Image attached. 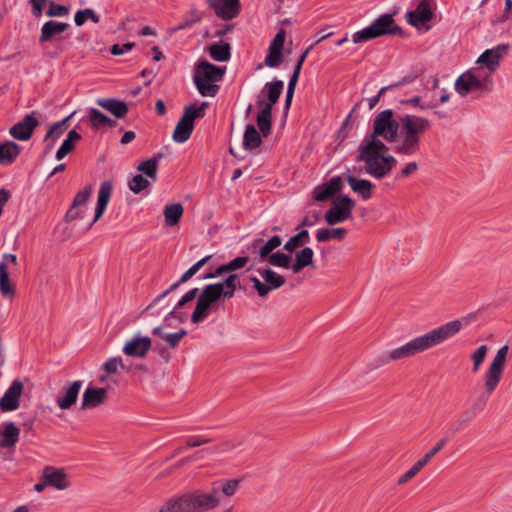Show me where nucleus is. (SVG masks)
Instances as JSON below:
<instances>
[{
  "label": "nucleus",
  "instance_id": "f257e3e1",
  "mask_svg": "<svg viewBox=\"0 0 512 512\" xmlns=\"http://www.w3.org/2000/svg\"><path fill=\"white\" fill-rule=\"evenodd\" d=\"M238 479H221L212 483L209 491L199 489L169 497L158 512H206L219 507L234 496L239 488Z\"/></svg>",
  "mask_w": 512,
  "mask_h": 512
},
{
  "label": "nucleus",
  "instance_id": "f03ea898",
  "mask_svg": "<svg viewBox=\"0 0 512 512\" xmlns=\"http://www.w3.org/2000/svg\"><path fill=\"white\" fill-rule=\"evenodd\" d=\"M467 324L468 320L463 318L453 320L436 327L435 329L410 340L404 345L387 352L381 357V364H388L392 361L409 358L435 347L458 334L463 326Z\"/></svg>",
  "mask_w": 512,
  "mask_h": 512
},
{
  "label": "nucleus",
  "instance_id": "7ed1b4c3",
  "mask_svg": "<svg viewBox=\"0 0 512 512\" xmlns=\"http://www.w3.org/2000/svg\"><path fill=\"white\" fill-rule=\"evenodd\" d=\"M387 146L379 138L366 136L358 148L357 161L364 162L365 172L375 179L387 177L397 164L391 154H384Z\"/></svg>",
  "mask_w": 512,
  "mask_h": 512
},
{
  "label": "nucleus",
  "instance_id": "20e7f679",
  "mask_svg": "<svg viewBox=\"0 0 512 512\" xmlns=\"http://www.w3.org/2000/svg\"><path fill=\"white\" fill-rule=\"evenodd\" d=\"M430 121L422 116L407 114L401 117V127L393 143V151L401 156L410 157L420 152L421 137L429 129Z\"/></svg>",
  "mask_w": 512,
  "mask_h": 512
},
{
  "label": "nucleus",
  "instance_id": "39448f33",
  "mask_svg": "<svg viewBox=\"0 0 512 512\" xmlns=\"http://www.w3.org/2000/svg\"><path fill=\"white\" fill-rule=\"evenodd\" d=\"M508 352V345H504L498 349L484 374V394L475 399L470 409L465 413V419L458 421L460 426H465L467 422L484 410L489 397L497 389L502 379L506 367Z\"/></svg>",
  "mask_w": 512,
  "mask_h": 512
},
{
  "label": "nucleus",
  "instance_id": "423d86ee",
  "mask_svg": "<svg viewBox=\"0 0 512 512\" xmlns=\"http://www.w3.org/2000/svg\"><path fill=\"white\" fill-rule=\"evenodd\" d=\"M240 288L239 277L234 273H230L222 282L206 285L198 296L191 321L195 324L202 322L208 317L209 309L213 304L221 298H233L236 290Z\"/></svg>",
  "mask_w": 512,
  "mask_h": 512
},
{
  "label": "nucleus",
  "instance_id": "0eeeda50",
  "mask_svg": "<svg viewBox=\"0 0 512 512\" xmlns=\"http://www.w3.org/2000/svg\"><path fill=\"white\" fill-rule=\"evenodd\" d=\"M493 89V80L489 73H485L482 67H473L464 72L455 81L456 92L465 97L468 94L475 93L477 96H483Z\"/></svg>",
  "mask_w": 512,
  "mask_h": 512
},
{
  "label": "nucleus",
  "instance_id": "6e6552de",
  "mask_svg": "<svg viewBox=\"0 0 512 512\" xmlns=\"http://www.w3.org/2000/svg\"><path fill=\"white\" fill-rule=\"evenodd\" d=\"M402 33L392 14L386 13L376 18L368 27L355 32L352 41L355 44L363 43L384 35H400Z\"/></svg>",
  "mask_w": 512,
  "mask_h": 512
},
{
  "label": "nucleus",
  "instance_id": "1a4fd4ad",
  "mask_svg": "<svg viewBox=\"0 0 512 512\" xmlns=\"http://www.w3.org/2000/svg\"><path fill=\"white\" fill-rule=\"evenodd\" d=\"M206 108V102L201 103L200 106L195 104L185 106L184 114L177 122L172 135L176 143H184L190 138L194 129V120L204 117Z\"/></svg>",
  "mask_w": 512,
  "mask_h": 512
},
{
  "label": "nucleus",
  "instance_id": "9d476101",
  "mask_svg": "<svg viewBox=\"0 0 512 512\" xmlns=\"http://www.w3.org/2000/svg\"><path fill=\"white\" fill-rule=\"evenodd\" d=\"M400 127L401 119L399 121L396 120L393 111L386 109L378 113L374 118L373 133L369 136H374L375 138L382 137L387 142H391L396 137Z\"/></svg>",
  "mask_w": 512,
  "mask_h": 512
},
{
  "label": "nucleus",
  "instance_id": "9b49d317",
  "mask_svg": "<svg viewBox=\"0 0 512 512\" xmlns=\"http://www.w3.org/2000/svg\"><path fill=\"white\" fill-rule=\"evenodd\" d=\"M355 202L347 195H339L333 201L332 206L325 213L324 219L329 225L343 223L352 215Z\"/></svg>",
  "mask_w": 512,
  "mask_h": 512
},
{
  "label": "nucleus",
  "instance_id": "f8f14e48",
  "mask_svg": "<svg viewBox=\"0 0 512 512\" xmlns=\"http://www.w3.org/2000/svg\"><path fill=\"white\" fill-rule=\"evenodd\" d=\"M508 49L507 45L500 44L492 49L484 51L478 58L476 67L485 69V73H489L492 78L493 73L500 65V59L506 54Z\"/></svg>",
  "mask_w": 512,
  "mask_h": 512
},
{
  "label": "nucleus",
  "instance_id": "ddd939ff",
  "mask_svg": "<svg viewBox=\"0 0 512 512\" xmlns=\"http://www.w3.org/2000/svg\"><path fill=\"white\" fill-rule=\"evenodd\" d=\"M37 114L38 113L36 111H33L30 114L25 115L21 121L17 122L10 128L9 134L17 140H29L34 129L39 124Z\"/></svg>",
  "mask_w": 512,
  "mask_h": 512
},
{
  "label": "nucleus",
  "instance_id": "4468645a",
  "mask_svg": "<svg viewBox=\"0 0 512 512\" xmlns=\"http://www.w3.org/2000/svg\"><path fill=\"white\" fill-rule=\"evenodd\" d=\"M83 382L81 380L67 382L61 393L55 398V403L61 410H69L78 400L79 392L82 388Z\"/></svg>",
  "mask_w": 512,
  "mask_h": 512
},
{
  "label": "nucleus",
  "instance_id": "2eb2a0df",
  "mask_svg": "<svg viewBox=\"0 0 512 512\" xmlns=\"http://www.w3.org/2000/svg\"><path fill=\"white\" fill-rule=\"evenodd\" d=\"M23 388V383L19 379L13 380L4 395L0 398V410L2 412L15 411L19 408Z\"/></svg>",
  "mask_w": 512,
  "mask_h": 512
},
{
  "label": "nucleus",
  "instance_id": "dca6fc26",
  "mask_svg": "<svg viewBox=\"0 0 512 512\" xmlns=\"http://www.w3.org/2000/svg\"><path fill=\"white\" fill-rule=\"evenodd\" d=\"M207 4L217 17L225 21L236 18L240 13V0H207Z\"/></svg>",
  "mask_w": 512,
  "mask_h": 512
},
{
  "label": "nucleus",
  "instance_id": "f3484780",
  "mask_svg": "<svg viewBox=\"0 0 512 512\" xmlns=\"http://www.w3.org/2000/svg\"><path fill=\"white\" fill-rule=\"evenodd\" d=\"M92 192V186L88 185L75 195L72 205L65 215L66 221H74L83 217L84 210L82 208L88 202Z\"/></svg>",
  "mask_w": 512,
  "mask_h": 512
},
{
  "label": "nucleus",
  "instance_id": "a211bd4d",
  "mask_svg": "<svg viewBox=\"0 0 512 512\" xmlns=\"http://www.w3.org/2000/svg\"><path fill=\"white\" fill-rule=\"evenodd\" d=\"M43 479L49 487H53L56 490H65L70 486L68 475L63 469H58L53 466L44 467Z\"/></svg>",
  "mask_w": 512,
  "mask_h": 512
},
{
  "label": "nucleus",
  "instance_id": "6ab92c4d",
  "mask_svg": "<svg viewBox=\"0 0 512 512\" xmlns=\"http://www.w3.org/2000/svg\"><path fill=\"white\" fill-rule=\"evenodd\" d=\"M408 23L414 27H420L433 19L429 0H420L416 9L406 13Z\"/></svg>",
  "mask_w": 512,
  "mask_h": 512
},
{
  "label": "nucleus",
  "instance_id": "aec40b11",
  "mask_svg": "<svg viewBox=\"0 0 512 512\" xmlns=\"http://www.w3.org/2000/svg\"><path fill=\"white\" fill-rule=\"evenodd\" d=\"M113 191V183L110 180L103 181L100 185L97 197V206L95 209V216L89 223L87 229H90L103 215L106 207L110 201Z\"/></svg>",
  "mask_w": 512,
  "mask_h": 512
},
{
  "label": "nucleus",
  "instance_id": "412c9836",
  "mask_svg": "<svg viewBox=\"0 0 512 512\" xmlns=\"http://www.w3.org/2000/svg\"><path fill=\"white\" fill-rule=\"evenodd\" d=\"M152 341L149 337L135 336L127 341L123 347V353L130 357L143 358L151 348Z\"/></svg>",
  "mask_w": 512,
  "mask_h": 512
},
{
  "label": "nucleus",
  "instance_id": "4be33fe9",
  "mask_svg": "<svg viewBox=\"0 0 512 512\" xmlns=\"http://www.w3.org/2000/svg\"><path fill=\"white\" fill-rule=\"evenodd\" d=\"M343 183L340 176H334L329 181L318 185L313 190V198L316 201L323 202L334 196L342 189Z\"/></svg>",
  "mask_w": 512,
  "mask_h": 512
},
{
  "label": "nucleus",
  "instance_id": "5701e85b",
  "mask_svg": "<svg viewBox=\"0 0 512 512\" xmlns=\"http://www.w3.org/2000/svg\"><path fill=\"white\" fill-rule=\"evenodd\" d=\"M226 71V67L216 66L208 61H201L195 66L194 76L213 82L221 81Z\"/></svg>",
  "mask_w": 512,
  "mask_h": 512
},
{
  "label": "nucleus",
  "instance_id": "b1692460",
  "mask_svg": "<svg viewBox=\"0 0 512 512\" xmlns=\"http://www.w3.org/2000/svg\"><path fill=\"white\" fill-rule=\"evenodd\" d=\"M106 397L107 390L105 388L88 387L83 393L80 409L96 408L104 403Z\"/></svg>",
  "mask_w": 512,
  "mask_h": 512
},
{
  "label": "nucleus",
  "instance_id": "393cba45",
  "mask_svg": "<svg viewBox=\"0 0 512 512\" xmlns=\"http://www.w3.org/2000/svg\"><path fill=\"white\" fill-rule=\"evenodd\" d=\"M283 88L284 82L281 80L274 79L271 82H267L262 89V93H266L268 101L264 102L263 100L258 99V107L269 106V108L272 109L273 105H275L278 102L282 94Z\"/></svg>",
  "mask_w": 512,
  "mask_h": 512
},
{
  "label": "nucleus",
  "instance_id": "a878e982",
  "mask_svg": "<svg viewBox=\"0 0 512 512\" xmlns=\"http://www.w3.org/2000/svg\"><path fill=\"white\" fill-rule=\"evenodd\" d=\"M69 28L68 23L49 20L45 22L40 31L39 42L46 43L51 41L55 36L62 34Z\"/></svg>",
  "mask_w": 512,
  "mask_h": 512
},
{
  "label": "nucleus",
  "instance_id": "bb28decb",
  "mask_svg": "<svg viewBox=\"0 0 512 512\" xmlns=\"http://www.w3.org/2000/svg\"><path fill=\"white\" fill-rule=\"evenodd\" d=\"M96 104L114 115L116 118H123L128 113L129 109L125 102L115 98H99Z\"/></svg>",
  "mask_w": 512,
  "mask_h": 512
},
{
  "label": "nucleus",
  "instance_id": "cd10ccee",
  "mask_svg": "<svg viewBox=\"0 0 512 512\" xmlns=\"http://www.w3.org/2000/svg\"><path fill=\"white\" fill-rule=\"evenodd\" d=\"M249 262V257L238 256L226 264H222L216 268L214 272L208 273L204 276V279H211L221 276L227 272H233L246 266Z\"/></svg>",
  "mask_w": 512,
  "mask_h": 512
},
{
  "label": "nucleus",
  "instance_id": "c85d7f7f",
  "mask_svg": "<svg viewBox=\"0 0 512 512\" xmlns=\"http://www.w3.org/2000/svg\"><path fill=\"white\" fill-rule=\"evenodd\" d=\"M20 154V147L13 141L0 143V165H11Z\"/></svg>",
  "mask_w": 512,
  "mask_h": 512
},
{
  "label": "nucleus",
  "instance_id": "c756f323",
  "mask_svg": "<svg viewBox=\"0 0 512 512\" xmlns=\"http://www.w3.org/2000/svg\"><path fill=\"white\" fill-rule=\"evenodd\" d=\"M347 182L351 189L362 196L364 200H368L372 196L374 184L366 179H358L352 175L347 176Z\"/></svg>",
  "mask_w": 512,
  "mask_h": 512
},
{
  "label": "nucleus",
  "instance_id": "7c9ffc66",
  "mask_svg": "<svg viewBox=\"0 0 512 512\" xmlns=\"http://www.w3.org/2000/svg\"><path fill=\"white\" fill-rule=\"evenodd\" d=\"M3 426V431L0 433V446L3 448L12 447L19 440L20 429L13 422H6Z\"/></svg>",
  "mask_w": 512,
  "mask_h": 512
},
{
  "label": "nucleus",
  "instance_id": "2f4dec72",
  "mask_svg": "<svg viewBox=\"0 0 512 512\" xmlns=\"http://www.w3.org/2000/svg\"><path fill=\"white\" fill-rule=\"evenodd\" d=\"M88 117L90 125L94 129H100L101 127L105 126L114 128L117 125L115 120L107 117L104 113L96 108L88 109Z\"/></svg>",
  "mask_w": 512,
  "mask_h": 512
},
{
  "label": "nucleus",
  "instance_id": "473e14b6",
  "mask_svg": "<svg viewBox=\"0 0 512 512\" xmlns=\"http://www.w3.org/2000/svg\"><path fill=\"white\" fill-rule=\"evenodd\" d=\"M314 251L310 247H305L296 253L295 261L291 266L293 273L297 274L305 267L313 263Z\"/></svg>",
  "mask_w": 512,
  "mask_h": 512
},
{
  "label": "nucleus",
  "instance_id": "72a5a7b5",
  "mask_svg": "<svg viewBox=\"0 0 512 512\" xmlns=\"http://www.w3.org/2000/svg\"><path fill=\"white\" fill-rule=\"evenodd\" d=\"M15 285L9 278L8 267L5 262H0V293L5 298H12L15 295Z\"/></svg>",
  "mask_w": 512,
  "mask_h": 512
},
{
  "label": "nucleus",
  "instance_id": "f704fd0d",
  "mask_svg": "<svg viewBox=\"0 0 512 512\" xmlns=\"http://www.w3.org/2000/svg\"><path fill=\"white\" fill-rule=\"evenodd\" d=\"M74 113H71L61 121L54 123L46 133L44 137V141H51L48 148H52L55 142L63 135L65 130L67 129V123L73 117Z\"/></svg>",
  "mask_w": 512,
  "mask_h": 512
},
{
  "label": "nucleus",
  "instance_id": "c9c22d12",
  "mask_svg": "<svg viewBox=\"0 0 512 512\" xmlns=\"http://www.w3.org/2000/svg\"><path fill=\"white\" fill-rule=\"evenodd\" d=\"M210 57L218 62H225L231 58V46L227 42L211 44L208 48Z\"/></svg>",
  "mask_w": 512,
  "mask_h": 512
},
{
  "label": "nucleus",
  "instance_id": "e433bc0d",
  "mask_svg": "<svg viewBox=\"0 0 512 512\" xmlns=\"http://www.w3.org/2000/svg\"><path fill=\"white\" fill-rule=\"evenodd\" d=\"M81 139V135L76 130L69 131L66 139L56 152V159L62 160L65 156L71 153L75 148V143Z\"/></svg>",
  "mask_w": 512,
  "mask_h": 512
},
{
  "label": "nucleus",
  "instance_id": "4c0bfd02",
  "mask_svg": "<svg viewBox=\"0 0 512 512\" xmlns=\"http://www.w3.org/2000/svg\"><path fill=\"white\" fill-rule=\"evenodd\" d=\"M259 274L264 279L266 287L269 288V292L271 290L278 289L285 284L284 277L270 268H263L259 270Z\"/></svg>",
  "mask_w": 512,
  "mask_h": 512
},
{
  "label": "nucleus",
  "instance_id": "58836bf2",
  "mask_svg": "<svg viewBox=\"0 0 512 512\" xmlns=\"http://www.w3.org/2000/svg\"><path fill=\"white\" fill-rule=\"evenodd\" d=\"M260 111L257 114V125L260 132L264 137L268 136L271 131L272 125V109L269 106L259 107Z\"/></svg>",
  "mask_w": 512,
  "mask_h": 512
},
{
  "label": "nucleus",
  "instance_id": "ea45409f",
  "mask_svg": "<svg viewBox=\"0 0 512 512\" xmlns=\"http://www.w3.org/2000/svg\"><path fill=\"white\" fill-rule=\"evenodd\" d=\"M261 143L260 133L255 126L252 124L247 125L243 136V147L246 150H254L258 148Z\"/></svg>",
  "mask_w": 512,
  "mask_h": 512
},
{
  "label": "nucleus",
  "instance_id": "a19ab883",
  "mask_svg": "<svg viewBox=\"0 0 512 512\" xmlns=\"http://www.w3.org/2000/svg\"><path fill=\"white\" fill-rule=\"evenodd\" d=\"M162 158V154H158L150 159L142 161L137 166V171L143 173L148 178H151L153 181L157 180V171H158V162Z\"/></svg>",
  "mask_w": 512,
  "mask_h": 512
},
{
  "label": "nucleus",
  "instance_id": "79ce46f5",
  "mask_svg": "<svg viewBox=\"0 0 512 512\" xmlns=\"http://www.w3.org/2000/svg\"><path fill=\"white\" fill-rule=\"evenodd\" d=\"M347 234V230L345 228H320L316 233V240L318 242H326L331 239H335L341 241Z\"/></svg>",
  "mask_w": 512,
  "mask_h": 512
},
{
  "label": "nucleus",
  "instance_id": "37998d69",
  "mask_svg": "<svg viewBox=\"0 0 512 512\" xmlns=\"http://www.w3.org/2000/svg\"><path fill=\"white\" fill-rule=\"evenodd\" d=\"M183 206L180 203L168 204L163 210L165 223L167 226H174L178 224L183 215Z\"/></svg>",
  "mask_w": 512,
  "mask_h": 512
},
{
  "label": "nucleus",
  "instance_id": "c03bdc74",
  "mask_svg": "<svg viewBox=\"0 0 512 512\" xmlns=\"http://www.w3.org/2000/svg\"><path fill=\"white\" fill-rule=\"evenodd\" d=\"M195 274L193 271L189 268L181 277L180 279L173 283L168 289H166L164 292L159 294L144 310L143 313L149 312L154 305H156L160 300L165 298L168 294H170L172 291L176 290L181 284L187 282L189 279H191Z\"/></svg>",
  "mask_w": 512,
  "mask_h": 512
},
{
  "label": "nucleus",
  "instance_id": "a18cd8bd",
  "mask_svg": "<svg viewBox=\"0 0 512 512\" xmlns=\"http://www.w3.org/2000/svg\"><path fill=\"white\" fill-rule=\"evenodd\" d=\"M193 79L194 84L201 96L214 97L217 95L220 87L215 84V82L202 79L199 76H194Z\"/></svg>",
  "mask_w": 512,
  "mask_h": 512
},
{
  "label": "nucleus",
  "instance_id": "49530a36",
  "mask_svg": "<svg viewBox=\"0 0 512 512\" xmlns=\"http://www.w3.org/2000/svg\"><path fill=\"white\" fill-rule=\"evenodd\" d=\"M310 236L307 230H301L296 235L292 236L284 245V249L292 253L299 246L309 243Z\"/></svg>",
  "mask_w": 512,
  "mask_h": 512
},
{
  "label": "nucleus",
  "instance_id": "de8ad7c7",
  "mask_svg": "<svg viewBox=\"0 0 512 512\" xmlns=\"http://www.w3.org/2000/svg\"><path fill=\"white\" fill-rule=\"evenodd\" d=\"M282 244V238L278 235H275L271 237L268 241H266L260 248H259V257L262 261H265L266 258H268L272 251L278 248Z\"/></svg>",
  "mask_w": 512,
  "mask_h": 512
},
{
  "label": "nucleus",
  "instance_id": "09e8293b",
  "mask_svg": "<svg viewBox=\"0 0 512 512\" xmlns=\"http://www.w3.org/2000/svg\"><path fill=\"white\" fill-rule=\"evenodd\" d=\"M266 261L269 262L272 266L281 267V268H291L292 257L289 254H285L282 252L272 253Z\"/></svg>",
  "mask_w": 512,
  "mask_h": 512
},
{
  "label": "nucleus",
  "instance_id": "8fccbe9b",
  "mask_svg": "<svg viewBox=\"0 0 512 512\" xmlns=\"http://www.w3.org/2000/svg\"><path fill=\"white\" fill-rule=\"evenodd\" d=\"M87 19L92 20L94 23H99L100 21V17L91 8L77 11L74 17L77 26H82Z\"/></svg>",
  "mask_w": 512,
  "mask_h": 512
},
{
  "label": "nucleus",
  "instance_id": "3c124183",
  "mask_svg": "<svg viewBox=\"0 0 512 512\" xmlns=\"http://www.w3.org/2000/svg\"><path fill=\"white\" fill-rule=\"evenodd\" d=\"M149 185V180L141 174L134 175L132 179L128 182L129 189L134 194L141 193L144 189L149 187Z\"/></svg>",
  "mask_w": 512,
  "mask_h": 512
},
{
  "label": "nucleus",
  "instance_id": "603ef678",
  "mask_svg": "<svg viewBox=\"0 0 512 512\" xmlns=\"http://www.w3.org/2000/svg\"><path fill=\"white\" fill-rule=\"evenodd\" d=\"M487 352V345H481L471 354L470 358L473 362L472 371L474 373L478 372L480 366L482 365L486 358Z\"/></svg>",
  "mask_w": 512,
  "mask_h": 512
},
{
  "label": "nucleus",
  "instance_id": "864d4df0",
  "mask_svg": "<svg viewBox=\"0 0 512 512\" xmlns=\"http://www.w3.org/2000/svg\"><path fill=\"white\" fill-rule=\"evenodd\" d=\"M187 335V331L184 329H180L174 333H167L163 335V340L167 344V346L171 349H175L180 341Z\"/></svg>",
  "mask_w": 512,
  "mask_h": 512
},
{
  "label": "nucleus",
  "instance_id": "5fc2aeb1",
  "mask_svg": "<svg viewBox=\"0 0 512 512\" xmlns=\"http://www.w3.org/2000/svg\"><path fill=\"white\" fill-rule=\"evenodd\" d=\"M425 467V465L423 464V462L419 459L418 461H416L413 466L408 470L406 471L399 479H398V484L399 485H403L405 483H407L409 480H411L414 476H416L423 468Z\"/></svg>",
  "mask_w": 512,
  "mask_h": 512
},
{
  "label": "nucleus",
  "instance_id": "6e6d98bb",
  "mask_svg": "<svg viewBox=\"0 0 512 512\" xmlns=\"http://www.w3.org/2000/svg\"><path fill=\"white\" fill-rule=\"evenodd\" d=\"M68 13L69 7L62 4H57L53 1L49 3V8L46 11V15L48 17H62L68 15Z\"/></svg>",
  "mask_w": 512,
  "mask_h": 512
},
{
  "label": "nucleus",
  "instance_id": "4d7b16f0",
  "mask_svg": "<svg viewBox=\"0 0 512 512\" xmlns=\"http://www.w3.org/2000/svg\"><path fill=\"white\" fill-rule=\"evenodd\" d=\"M282 56V51L269 49V53L266 56L264 63L270 68L278 67L282 63Z\"/></svg>",
  "mask_w": 512,
  "mask_h": 512
},
{
  "label": "nucleus",
  "instance_id": "13d9d810",
  "mask_svg": "<svg viewBox=\"0 0 512 512\" xmlns=\"http://www.w3.org/2000/svg\"><path fill=\"white\" fill-rule=\"evenodd\" d=\"M121 367V368H124V364L122 362V359L121 357H112L110 359H108L104 364H103V369L108 373V374H115L118 370V367Z\"/></svg>",
  "mask_w": 512,
  "mask_h": 512
},
{
  "label": "nucleus",
  "instance_id": "bf43d9fd",
  "mask_svg": "<svg viewBox=\"0 0 512 512\" xmlns=\"http://www.w3.org/2000/svg\"><path fill=\"white\" fill-rule=\"evenodd\" d=\"M402 104L419 107L421 110H427V109H434L436 107V104L434 102L429 103H421V97L420 96H414L410 99L401 101Z\"/></svg>",
  "mask_w": 512,
  "mask_h": 512
},
{
  "label": "nucleus",
  "instance_id": "052dcab7",
  "mask_svg": "<svg viewBox=\"0 0 512 512\" xmlns=\"http://www.w3.org/2000/svg\"><path fill=\"white\" fill-rule=\"evenodd\" d=\"M418 170L417 162H408L401 170L395 175V180H401L403 178L410 177Z\"/></svg>",
  "mask_w": 512,
  "mask_h": 512
},
{
  "label": "nucleus",
  "instance_id": "680f3d73",
  "mask_svg": "<svg viewBox=\"0 0 512 512\" xmlns=\"http://www.w3.org/2000/svg\"><path fill=\"white\" fill-rule=\"evenodd\" d=\"M446 443V438L439 440L430 451H428L423 457L420 458L423 464L426 466L427 463L446 445Z\"/></svg>",
  "mask_w": 512,
  "mask_h": 512
},
{
  "label": "nucleus",
  "instance_id": "e2e57ef3",
  "mask_svg": "<svg viewBox=\"0 0 512 512\" xmlns=\"http://www.w3.org/2000/svg\"><path fill=\"white\" fill-rule=\"evenodd\" d=\"M284 42H285V31L283 29H281L280 31H278V33L275 35V37L271 41V43L269 45V49L282 51L284 48Z\"/></svg>",
  "mask_w": 512,
  "mask_h": 512
},
{
  "label": "nucleus",
  "instance_id": "0e129e2a",
  "mask_svg": "<svg viewBox=\"0 0 512 512\" xmlns=\"http://www.w3.org/2000/svg\"><path fill=\"white\" fill-rule=\"evenodd\" d=\"M198 292H199L198 288H193V289L189 290L188 292H186L182 296V298L178 301V303L176 304L175 309L181 308L186 303L191 302L192 300H194L195 297L197 296Z\"/></svg>",
  "mask_w": 512,
  "mask_h": 512
},
{
  "label": "nucleus",
  "instance_id": "69168bd1",
  "mask_svg": "<svg viewBox=\"0 0 512 512\" xmlns=\"http://www.w3.org/2000/svg\"><path fill=\"white\" fill-rule=\"evenodd\" d=\"M250 280L260 297H266L268 295L269 288L266 287L265 283H262L257 277H251Z\"/></svg>",
  "mask_w": 512,
  "mask_h": 512
},
{
  "label": "nucleus",
  "instance_id": "338daca9",
  "mask_svg": "<svg viewBox=\"0 0 512 512\" xmlns=\"http://www.w3.org/2000/svg\"><path fill=\"white\" fill-rule=\"evenodd\" d=\"M210 442V439L203 436H190L186 439V447H198Z\"/></svg>",
  "mask_w": 512,
  "mask_h": 512
},
{
  "label": "nucleus",
  "instance_id": "774afa93",
  "mask_svg": "<svg viewBox=\"0 0 512 512\" xmlns=\"http://www.w3.org/2000/svg\"><path fill=\"white\" fill-rule=\"evenodd\" d=\"M134 47V43H125L123 45L115 44L111 48V53L113 55H122L128 51H130Z\"/></svg>",
  "mask_w": 512,
  "mask_h": 512
}]
</instances>
